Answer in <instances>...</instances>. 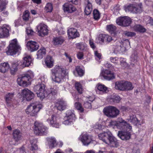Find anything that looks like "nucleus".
Listing matches in <instances>:
<instances>
[{
	"instance_id": "obj_1",
	"label": "nucleus",
	"mask_w": 153,
	"mask_h": 153,
	"mask_svg": "<svg viewBox=\"0 0 153 153\" xmlns=\"http://www.w3.org/2000/svg\"><path fill=\"white\" fill-rule=\"evenodd\" d=\"M51 72L52 80L58 83L62 82L64 78L68 74L67 69L59 66H55L51 70Z\"/></svg>"
},
{
	"instance_id": "obj_2",
	"label": "nucleus",
	"mask_w": 153,
	"mask_h": 153,
	"mask_svg": "<svg viewBox=\"0 0 153 153\" xmlns=\"http://www.w3.org/2000/svg\"><path fill=\"white\" fill-rule=\"evenodd\" d=\"M99 137L100 140L105 143L110 144L111 146H116L118 144L117 139L109 131L100 134L99 135Z\"/></svg>"
},
{
	"instance_id": "obj_3",
	"label": "nucleus",
	"mask_w": 153,
	"mask_h": 153,
	"mask_svg": "<svg viewBox=\"0 0 153 153\" xmlns=\"http://www.w3.org/2000/svg\"><path fill=\"white\" fill-rule=\"evenodd\" d=\"M34 76L33 72L31 71H29L17 78V83L20 86H27L29 85L30 79L33 78Z\"/></svg>"
},
{
	"instance_id": "obj_4",
	"label": "nucleus",
	"mask_w": 153,
	"mask_h": 153,
	"mask_svg": "<svg viewBox=\"0 0 153 153\" xmlns=\"http://www.w3.org/2000/svg\"><path fill=\"white\" fill-rule=\"evenodd\" d=\"M42 107V105L39 102L31 103L26 110V113L31 116H35Z\"/></svg>"
},
{
	"instance_id": "obj_5",
	"label": "nucleus",
	"mask_w": 153,
	"mask_h": 153,
	"mask_svg": "<svg viewBox=\"0 0 153 153\" xmlns=\"http://www.w3.org/2000/svg\"><path fill=\"white\" fill-rule=\"evenodd\" d=\"M18 45L16 39L11 41L9 45L7 47L8 50L6 51V53L9 55L13 56L16 54L20 48Z\"/></svg>"
},
{
	"instance_id": "obj_6",
	"label": "nucleus",
	"mask_w": 153,
	"mask_h": 153,
	"mask_svg": "<svg viewBox=\"0 0 153 153\" xmlns=\"http://www.w3.org/2000/svg\"><path fill=\"white\" fill-rule=\"evenodd\" d=\"M103 111L108 117L114 118L117 117L120 114V111L115 107L109 106L105 108Z\"/></svg>"
},
{
	"instance_id": "obj_7",
	"label": "nucleus",
	"mask_w": 153,
	"mask_h": 153,
	"mask_svg": "<svg viewBox=\"0 0 153 153\" xmlns=\"http://www.w3.org/2000/svg\"><path fill=\"white\" fill-rule=\"evenodd\" d=\"M45 88V85L42 83L36 85L34 88L37 97L41 100H42L48 96L47 91H46Z\"/></svg>"
},
{
	"instance_id": "obj_8",
	"label": "nucleus",
	"mask_w": 153,
	"mask_h": 153,
	"mask_svg": "<svg viewBox=\"0 0 153 153\" xmlns=\"http://www.w3.org/2000/svg\"><path fill=\"white\" fill-rule=\"evenodd\" d=\"M34 131L37 135H45L48 133L47 128L43 124L36 121L34 123Z\"/></svg>"
},
{
	"instance_id": "obj_9",
	"label": "nucleus",
	"mask_w": 153,
	"mask_h": 153,
	"mask_svg": "<svg viewBox=\"0 0 153 153\" xmlns=\"http://www.w3.org/2000/svg\"><path fill=\"white\" fill-rule=\"evenodd\" d=\"M131 126H129L128 129L119 131L118 133V136L122 140H129L131 137Z\"/></svg>"
},
{
	"instance_id": "obj_10",
	"label": "nucleus",
	"mask_w": 153,
	"mask_h": 153,
	"mask_svg": "<svg viewBox=\"0 0 153 153\" xmlns=\"http://www.w3.org/2000/svg\"><path fill=\"white\" fill-rule=\"evenodd\" d=\"M112 39L111 37L108 35L102 34L99 35L96 39L97 43L101 45H106L109 43Z\"/></svg>"
},
{
	"instance_id": "obj_11",
	"label": "nucleus",
	"mask_w": 153,
	"mask_h": 153,
	"mask_svg": "<svg viewBox=\"0 0 153 153\" xmlns=\"http://www.w3.org/2000/svg\"><path fill=\"white\" fill-rule=\"evenodd\" d=\"M116 22L117 24L119 25L126 27L131 24V21L129 17L125 16L119 17L117 19Z\"/></svg>"
},
{
	"instance_id": "obj_12",
	"label": "nucleus",
	"mask_w": 153,
	"mask_h": 153,
	"mask_svg": "<svg viewBox=\"0 0 153 153\" xmlns=\"http://www.w3.org/2000/svg\"><path fill=\"white\" fill-rule=\"evenodd\" d=\"M129 126H131L122 118L119 117L117 118V128L120 131L125 130L129 129Z\"/></svg>"
},
{
	"instance_id": "obj_13",
	"label": "nucleus",
	"mask_w": 153,
	"mask_h": 153,
	"mask_svg": "<svg viewBox=\"0 0 153 153\" xmlns=\"http://www.w3.org/2000/svg\"><path fill=\"white\" fill-rule=\"evenodd\" d=\"M101 78H103L107 80H110L115 78L114 74L108 70H102L100 75Z\"/></svg>"
},
{
	"instance_id": "obj_14",
	"label": "nucleus",
	"mask_w": 153,
	"mask_h": 153,
	"mask_svg": "<svg viewBox=\"0 0 153 153\" xmlns=\"http://www.w3.org/2000/svg\"><path fill=\"white\" fill-rule=\"evenodd\" d=\"M47 26L45 24L40 23L37 26V29L39 36L43 37L47 35L48 30Z\"/></svg>"
},
{
	"instance_id": "obj_15",
	"label": "nucleus",
	"mask_w": 153,
	"mask_h": 153,
	"mask_svg": "<svg viewBox=\"0 0 153 153\" xmlns=\"http://www.w3.org/2000/svg\"><path fill=\"white\" fill-rule=\"evenodd\" d=\"M124 9L126 12H130L133 13L140 12L141 8L137 7L133 4H126L124 6Z\"/></svg>"
},
{
	"instance_id": "obj_16",
	"label": "nucleus",
	"mask_w": 153,
	"mask_h": 153,
	"mask_svg": "<svg viewBox=\"0 0 153 153\" xmlns=\"http://www.w3.org/2000/svg\"><path fill=\"white\" fill-rule=\"evenodd\" d=\"M79 139L85 146H88L92 141L91 137L86 133H82Z\"/></svg>"
},
{
	"instance_id": "obj_17",
	"label": "nucleus",
	"mask_w": 153,
	"mask_h": 153,
	"mask_svg": "<svg viewBox=\"0 0 153 153\" xmlns=\"http://www.w3.org/2000/svg\"><path fill=\"white\" fill-rule=\"evenodd\" d=\"M22 94L23 98L26 99L27 101L30 100L34 97L33 93L27 88H25L23 90Z\"/></svg>"
},
{
	"instance_id": "obj_18",
	"label": "nucleus",
	"mask_w": 153,
	"mask_h": 153,
	"mask_svg": "<svg viewBox=\"0 0 153 153\" xmlns=\"http://www.w3.org/2000/svg\"><path fill=\"white\" fill-rule=\"evenodd\" d=\"M27 47L29 51L32 52L38 49L39 47V45L36 42L30 41L27 42Z\"/></svg>"
},
{
	"instance_id": "obj_19",
	"label": "nucleus",
	"mask_w": 153,
	"mask_h": 153,
	"mask_svg": "<svg viewBox=\"0 0 153 153\" xmlns=\"http://www.w3.org/2000/svg\"><path fill=\"white\" fill-rule=\"evenodd\" d=\"M47 121L50 125L53 127L59 128L60 125L59 123L57 122L56 116L54 115H52L51 118L48 119Z\"/></svg>"
},
{
	"instance_id": "obj_20",
	"label": "nucleus",
	"mask_w": 153,
	"mask_h": 153,
	"mask_svg": "<svg viewBox=\"0 0 153 153\" xmlns=\"http://www.w3.org/2000/svg\"><path fill=\"white\" fill-rule=\"evenodd\" d=\"M63 7L64 11L68 13H72L76 10V8L75 7L68 3H65L63 5Z\"/></svg>"
},
{
	"instance_id": "obj_21",
	"label": "nucleus",
	"mask_w": 153,
	"mask_h": 153,
	"mask_svg": "<svg viewBox=\"0 0 153 153\" xmlns=\"http://www.w3.org/2000/svg\"><path fill=\"white\" fill-rule=\"evenodd\" d=\"M66 103L62 99L58 100L55 104V106L57 109L60 111L65 109L66 107Z\"/></svg>"
},
{
	"instance_id": "obj_22",
	"label": "nucleus",
	"mask_w": 153,
	"mask_h": 153,
	"mask_svg": "<svg viewBox=\"0 0 153 153\" xmlns=\"http://www.w3.org/2000/svg\"><path fill=\"white\" fill-rule=\"evenodd\" d=\"M68 34L70 38L72 39L79 36V34L77 32V30L74 28H71L68 30Z\"/></svg>"
},
{
	"instance_id": "obj_23",
	"label": "nucleus",
	"mask_w": 153,
	"mask_h": 153,
	"mask_svg": "<svg viewBox=\"0 0 153 153\" xmlns=\"http://www.w3.org/2000/svg\"><path fill=\"white\" fill-rule=\"evenodd\" d=\"M98 91H97V94H103L107 92V88L104 85L98 84L97 85Z\"/></svg>"
},
{
	"instance_id": "obj_24",
	"label": "nucleus",
	"mask_w": 153,
	"mask_h": 153,
	"mask_svg": "<svg viewBox=\"0 0 153 153\" xmlns=\"http://www.w3.org/2000/svg\"><path fill=\"white\" fill-rule=\"evenodd\" d=\"M48 145L49 148L51 149L54 148L56 145V139L53 137H48L46 138Z\"/></svg>"
},
{
	"instance_id": "obj_25",
	"label": "nucleus",
	"mask_w": 153,
	"mask_h": 153,
	"mask_svg": "<svg viewBox=\"0 0 153 153\" xmlns=\"http://www.w3.org/2000/svg\"><path fill=\"white\" fill-rule=\"evenodd\" d=\"M123 46V42L122 40H116L114 41L113 46L114 48H115V51L119 52L121 51V48Z\"/></svg>"
},
{
	"instance_id": "obj_26",
	"label": "nucleus",
	"mask_w": 153,
	"mask_h": 153,
	"mask_svg": "<svg viewBox=\"0 0 153 153\" xmlns=\"http://www.w3.org/2000/svg\"><path fill=\"white\" fill-rule=\"evenodd\" d=\"M32 61V59L30 56H27L23 58L22 63V67H28L30 65Z\"/></svg>"
},
{
	"instance_id": "obj_27",
	"label": "nucleus",
	"mask_w": 153,
	"mask_h": 153,
	"mask_svg": "<svg viewBox=\"0 0 153 153\" xmlns=\"http://www.w3.org/2000/svg\"><path fill=\"white\" fill-rule=\"evenodd\" d=\"M64 40L63 37L59 36L53 38V42L55 45L59 46L62 45Z\"/></svg>"
},
{
	"instance_id": "obj_28",
	"label": "nucleus",
	"mask_w": 153,
	"mask_h": 153,
	"mask_svg": "<svg viewBox=\"0 0 153 153\" xmlns=\"http://www.w3.org/2000/svg\"><path fill=\"white\" fill-rule=\"evenodd\" d=\"M9 34V30L7 28L3 27H0V38L7 36Z\"/></svg>"
},
{
	"instance_id": "obj_29",
	"label": "nucleus",
	"mask_w": 153,
	"mask_h": 153,
	"mask_svg": "<svg viewBox=\"0 0 153 153\" xmlns=\"http://www.w3.org/2000/svg\"><path fill=\"white\" fill-rule=\"evenodd\" d=\"M9 68V65L7 62L2 63L0 64V72L2 73H5Z\"/></svg>"
},
{
	"instance_id": "obj_30",
	"label": "nucleus",
	"mask_w": 153,
	"mask_h": 153,
	"mask_svg": "<svg viewBox=\"0 0 153 153\" xmlns=\"http://www.w3.org/2000/svg\"><path fill=\"white\" fill-rule=\"evenodd\" d=\"M46 54V50L43 47L41 48L37 52V58L41 59Z\"/></svg>"
},
{
	"instance_id": "obj_31",
	"label": "nucleus",
	"mask_w": 153,
	"mask_h": 153,
	"mask_svg": "<svg viewBox=\"0 0 153 153\" xmlns=\"http://www.w3.org/2000/svg\"><path fill=\"white\" fill-rule=\"evenodd\" d=\"M45 63L48 67H52L53 66V60L52 57L50 56H47L45 60Z\"/></svg>"
},
{
	"instance_id": "obj_32",
	"label": "nucleus",
	"mask_w": 153,
	"mask_h": 153,
	"mask_svg": "<svg viewBox=\"0 0 153 153\" xmlns=\"http://www.w3.org/2000/svg\"><path fill=\"white\" fill-rule=\"evenodd\" d=\"M124 82L120 81L116 82L115 88L121 91H124Z\"/></svg>"
},
{
	"instance_id": "obj_33",
	"label": "nucleus",
	"mask_w": 153,
	"mask_h": 153,
	"mask_svg": "<svg viewBox=\"0 0 153 153\" xmlns=\"http://www.w3.org/2000/svg\"><path fill=\"white\" fill-rule=\"evenodd\" d=\"M13 137L16 141L19 140L21 137V133L19 130L16 129L14 130L13 132Z\"/></svg>"
},
{
	"instance_id": "obj_34",
	"label": "nucleus",
	"mask_w": 153,
	"mask_h": 153,
	"mask_svg": "<svg viewBox=\"0 0 153 153\" xmlns=\"http://www.w3.org/2000/svg\"><path fill=\"white\" fill-rule=\"evenodd\" d=\"M74 112V111L72 110L67 111L66 112V116L65 117L67 118H71V119L74 120L75 116Z\"/></svg>"
},
{
	"instance_id": "obj_35",
	"label": "nucleus",
	"mask_w": 153,
	"mask_h": 153,
	"mask_svg": "<svg viewBox=\"0 0 153 153\" xmlns=\"http://www.w3.org/2000/svg\"><path fill=\"white\" fill-rule=\"evenodd\" d=\"M14 96V94L12 93H8L5 97V99L7 103L9 104L12 101Z\"/></svg>"
},
{
	"instance_id": "obj_36",
	"label": "nucleus",
	"mask_w": 153,
	"mask_h": 153,
	"mask_svg": "<svg viewBox=\"0 0 153 153\" xmlns=\"http://www.w3.org/2000/svg\"><path fill=\"white\" fill-rule=\"evenodd\" d=\"M75 88L78 93L81 94L82 93L83 88L82 85L79 82H76L75 83Z\"/></svg>"
},
{
	"instance_id": "obj_37",
	"label": "nucleus",
	"mask_w": 153,
	"mask_h": 153,
	"mask_svg": "<svg viewBox=\"0 0 153 153\" xmlns=\"http://www.w3.org/2000/svg\"><path fill=\"white\" fill-rule=\"evenodd\" d=\"M124 91L131 90L134 88L132 83L130 82L127 81L124 82Z\"/></svg>"
},
{
	"instance_id": "obj_38",
	"label": "nucleus",
	"mask_w": 153,
	"mask_h": 153,
	"mask_svg": "<svg viewBox=\"0 0 153 153\" xmlns=\"http://www.w3.org/2000/svg\"><path fill=\"white\" fill-rule=\"evenodd\" d=\"M75 69L79 76H82L84 74V71L83 69V67H82L78 66H76Z\"/></svg>"
},
{
	"instance_id": "obj_39",
	"label": "nucleus",
	"mask_w": 153,
	"mask_h": 153,
	"mask_svg": "<svg viewBox=\"0 0 153 153\" xmlns=\"http://www.w3.org/2000/svg\"><path fill=\"white\" fill-rule=\"evenodd\" d=\"M19 61H15L12 63L13 67V70L11 69L10 70V72L11 74H14L16 72L17 70V66L19 65Z\"/></svg>"
},
{
	"instance_id": "obj_40",
	"label": "nucleus",
	"mask_w": 153,
	"mask_h": 153,
	"mask_svg": "<svg viewBox=\"0 0 153 153\" xmlns=\"http://www.w3.org/2000/svg\"><path fill=\"white\" fill-rule=\"evenodd\" d=\"M8 3L7 0H2L0 4V12L5 9Z\"/></svg>"
},
{
	"instance_id": "obj_41",
	"label": "nucleus",
	"mask_w": 153,
	"mask_h": 153,
	"mask_svg": "<svg viewBox=\"0 0 153 153\" xmlns=\"http://www.w3.org/2000/svg\"><path fill=\"white\" fill-rule=\"evenodd\" d=\"M134 28L135 30L140 32L143 33L146 31L145 29L139 25H135L134 26Z\"/></svg>"
},
{
	"instance_id": "obj_42",
	"label": "nucleus",
	"mask_w": 153,
	"mask_h": 153,
	"mask_svg": "<svg viewBox=\"0 0 153 153\" xmlns=\"http://www.w3.org/2000/svg\"><path fill=\"white\" fill-rule=\"evenodd\" d=\"M92 10V4H89L87 5L86 7L85 10V12L86 15H88L91 13Z\"/></svg>"
},
{
	"instance_id": "obj_43",
	"label": "nucleus",
	"mask_w": 153,
	"mask_h": 153,
	"mask_svg": "<svg viewBox=\"0 0 153 153\" xmlns=\"http://www.w3.org/2000/svg\"><path fill=\"white\" fill-rule=\"evenodd\" d=\"M94 19L95 20H98L100 17V14L99 11L97 9H94L93 11Z\"/></svg>"
},
{
	"instance_id": "obj_44",
	"label": "nucleus",
	"mask_w": 153,
	"mask_h": 153,
	"mask_svg": "<svg viewBox=\"0 0 153 153\" xmlns=\"http://www.w3.org/2000/svg\"><path fill=\"white\" fill-rule=\"evenodd\" d=\"M53 9L52 4L50 3H47L45 8V10L47 13L51 12Z\"/></svg>"
},
{
	"instance_id": "obj_45",
	"label": "nucleus",
	"mask_w": 153,
	"mask_h": 153,
	"mask_svg": "<svg viewBox=\"0 0 153 153\" xmlns=\"http://www.w3.org/2000/svg\"><path fill=\"white\" fill-rule=\"evenodd\" d=\"M106 28L107 30L111 33L114 32L116 29V26L112 25H107Z\"/></svg>"
},
{
	"instance_id": "obj_46",
	"label": "nucleus",
	"mask_w": 153,
	"mask_h": 153,
	"mask_svg": "<svg viewBox=\"0 0 153 153\" xmlns=\"http://www.w3.org/2000/svg\"><path fill=\"white\" fill-rule=\"evenodd\" d=\"M130 119L129 121L134 124H136L137 121V118L136 115H130L129 116Z\"/></svg>"
},
{
	"instance_id": "obj_47",
	"label": "nucleus",
	"mask_w": 153,
	"mask_h": 153,
	"mask_svg": "<svg viewBox=\"0 0 153 153\" xmlns=\"http://www.w3.org/2000/svg\"><path fill=\"white\" fill-rule=\"evenodd\" d=\"M29 13L28 10H26L22 16L23 20L25 21H27L29 19Z\"/></svg>"
},
{
	"instance_id": "obj_48",
	"label": "nucleus",
	"mask_w": 153,
	"mask_h": 153,
	"mask_svg": "<svg viewBox=\"0 0 153 153\" xmlns=\"http://www.w3.org/2000/svg\"><path fill=\"white\" fill-rule=\"evenodd\" d=\"M75 107L79 111L81 112L83 111V108L82 107L81 104L79 102H76L74 104Z\"/></svg>"
},
{
	"instance_id": "obj_49",
	"label": "nucleus",
	"mask_w": 153,
	"mask_h": 153,
	"mask_svg": "<svg viewBox=\"0 0 153 153\" xmlns=\"http://www.w3.org/2000/svg\"><path fill=\"white\" fill-rule=\"evenodd\" d=\"M36 140H30V143L31 144V147L33 150H36L37 149V145L36 143Z\"/></svg>"
},
{
	"instance_id": "obj_50",
	"label": "nucleus",
	"mask_w": 153,
	"mask_h": 153,
	"mask_svg": "<svg viewBox=\"0 0 153 153\" xmlns=\"http://www.w3.org/2000/svg\"><path fill=\"white\" fill-rule=\"evenodd\" d=\"M64 119L65 120L63 122V123L65 125H68L71 124L73 120L71 119V118L65 117H64Z\"/></svg>"
},
{
	"instance_id": "obj_51",
	"label": "nucleus",
	"mask_w": 153,
	"mask_h": 153,
	"mask_svg": "<svg viewBox=\"0 0 153 153\" xmlns=\"http://www.w3.org/2000/svg\"><path fill=\"white\" fill-rule=\"evenodd\" d=\"M125 35L128 37H132L136 36V33L132 32L126 31L125 32Z\"/></svg>"
},
{
	"instance_id": "obj_52",
	"label": "nucleus",
	"mask_w": 153,
	"mask_h": 153,
	"mask_svg": "<svg viewBox=\"0 0 153 153\" xmlns=\"http://www.w3.org/2000/svg\"><path fill=\"white\" fill-rule=\"evenodd\" d=\"M58 90V88H56L55 89H54V88H52L51 89V93H50V91H49L48 92V95H51V94L53 95H56L57 93Z\"/></svg>"
},
{
	"instance_id": "obj_53",
	"label": "nucleus",
	"mask_w": 153,
	"mask_h": 153,
	"mask_svg": "<svg viewBox=\"0 0 153 153\" xmlns=\"http://www.w3.org/2000/svg\"><path fill=\"white\" fill-rule=\"evenodd\" d=\"M91 103V102L86 101L84 102L83 105L84 107L85 108H91L92 107Z\"/></svg>"
},
{
	"instance_id": "obj_54",
	"label": "nucleus",
	"mask_w": 153,
	"mask_h": 153,
	"mask_svg": "<svg viewBox=\"0 0 153 153\" xmlns=\"http://www.w3.org/2000/svg\"><path fill=\"white\" fill-rule=\"evenodd\" d=\"M120 98L119 96H114L112 98L113 101L114 102H119L120 100Z\"/></svg>"
},
{
	"instance_id": "obj_55",
	"label": "nucleus",
	"mask_w": 153,
	"mask_h": 153,
	"mask_svg": "<svg viewBox=\"0 0 153 153\" xmlns=\"http://www.w3.org/2000/svg\"><path fill=\"white\" fill-rule=\"evenodd\" d=\"M77 47L78 49L81 50H83L85 48V45L81 43H79L77 44Z\"/></svg>"
},
{
	"instance_id": "obj_56",
	"label": "nucleus",
	"mask_w": 153,
	"mask_h": 153,
	"mask_svg": "<svg viewBox=\"0 0 153 153\" xmlns=\"http://www.w3.org/2000/svg\"><path fill=\"white\" fill-rule=\"evenodd\" d=\"M77 58L79 59H83V53L82 52H79L76 54Z\"/></svg>"
},
{
	"instance_id": "obj_57",
	"label": "nucleus",
	"mask_w": 153,
	"mask_h": 153,
	"mask_svg": "<svg viewBox=\"0 0 153 153\" xmlns=\"http://www.w3.org/2000/svg\"><path fill=\"white\" fill-rule=\"evenodd\" d=\"M26 32L28 36H32L33 35L34 33V32L33 30L30 29H27Z\"/></svg>"
},
{
	"instance_id": "obj_58",
	"label": "nucleus",
	"mask_w": 153,
	"mask_h": 153,
	"mask_svg": "<svg viewBox=\"0 0 153 153\" xmlns=\"http://www.w3.org/2000/svg\"><path fill=\"white\" fill-rule=\"evenodd\" d=\"M95 56L96 57V59L97 60H100L101 59V54L99 53L97 51H95Z\"/></svg>"
},
{
	"instance_id": "obj_59",
	"label": "nucleus",
	"mask_w": 153,
	"mask_h": 153,
	"mask_svg": "<svg viewBox=\"0 0 153 153\" xmlns=\"http://www.w3.org/2000/svg\"><path fill=\"white\" fill-rule=\"evenodd\" d=\"M123 45H124L125 46H128L130 45V42L129 40L128 39H126L123 41Z\"/></svg>"
},
{
	"instance_id": "obj_60",
	"label": "nucleus",
	"mask_w": 153,
	"mask_h": 153,
	"mask_svg": "<svg viewBox=\"0 0 153 153\" xmlns=\"http://www.w3.org/2000/svg\"><path fill=\"white\" fill-rule=\"evenodd\" d=\"M89 42L91 47L93 49H95L96 48V46H95L93 40H90Z\"/></svg>"
},
{
	"instance_id": "obj_61",
	"label": "nucleus",
	"mask_w": 153,
	"mask_h": 153,
	"mask_svg": "<svg viewBox=\"0 0 153 153\" xmlns=\"http://www.w3.org/2000/svg\"><path fill=\"white\" fill-rule=\"evenodd\" d=\"M94 98L93 96H89L88 97H87L86 98L87 101L88 102H91V103L94 100Z\"/></svg>"
},
{
	"instance_id": "obj_62",
	"label": "nucleus",
	"mask_w": 153,
	"mask_h": 153,
	"mask_svg": "<svg viewBox=\"0 0 153 153\" xmlns=\"http://www.w3.org/2000/svg\"><path fill=\"white\" fill-rule=\"evenodd\" d=\"M21 20L20 19H19L15 20V27H18L20 25V22Z\"/></svg>"
},
{
	"instance_id": "obj_63",
	"label": "nucleus",
	"mask_w": 153,
	"mask_h": 153,
	"mask_svg": "<svg viewBox=\"0 0 153 153\" xmlns=\"http://www.w3.org/2000/svg\"><path fill=\"white\" fill-rule=\"evenodd\" d=\"M110 60L112 62L115 63H116L117 62V59L116 57L113 58V57H111L110 58Z\"/></svg>"
},
{
	"instance_id": "obj_64",
	"label": "nucleus",
	"mask_w": 153,
	"mask_h": 153,
	"mask_svg": "<svg viewBox=\"0 0 153 153\" xmlns=\"http://www.w3.org/2000/svg\"><path fill=\"white\" fill-rule=\"evenodd\" d=\"M117 121H111L110 123V124L111 126H115L117 127Z\"/></svg>"
}]
</instances>
